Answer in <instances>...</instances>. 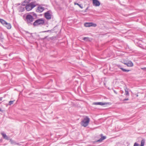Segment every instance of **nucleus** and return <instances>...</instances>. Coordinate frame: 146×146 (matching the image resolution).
<instances>
[{
    "label": "nucleus",
    "mask_w": 146,
    "mask_h": 146,
    "mask_svg": "<svg viewBox=\"0 0 146 146\" xmlns=\"http://www.w3.org/2000/svg\"><path fill=\"white\" fill-rule=\"evenodd\" d=\"M37 17V15L34 12L28 13L25 19L28 25H30L33 24V23L34 19Z\"/></svg>",
    "instance_id": "nucleus-1"
},
{
    "label": "nucleus",
    "mask_w": 146,
    "mask_h": 146,
    "mask_svg": "<svg viewBox=\"0 0 146 146\" xmlns=\"http://www.w3.org/2000/svg\"><path fill=\"white\" fill-rule=\"evenodd\" d=\"M45 21L42 18H40L36 20L33 23L35 26H42L44 25Z\"/></svg>",
    "instance_id": "nucleus-2"
},
{
    "label": "nucleus",
    "mask_w": 146,
    "mask_h": 146,
    "mask_svg": "<svg viewBox=\"0 0 146 146\" xmlns=\"http://www.w3.org/2000/svg\"><path fill=\"white\" fill-rule=\"evenodd\" d=\"M90 122V119L88 116H86L81 122V125L84 127L87 126Z\"/></svg>",
    "instance_id": "nucleus-3"
},
{
    "label": "nucleus",
    "mask_w": 146,
    "mask_h": 146,
    "mask_svg": "<svg viewBox=\"0 0 146 146\" xmlns=\"http://www.w3.org/2000/svg\"><path fill=\"white\" fill-rule=\"evenodd\" d=\"M35 2H32L26 5L25 7L27 11H29L35 7L36 5H35Z\"/></svg>",
    "instance_id": "nucleus-4"
},
{
    "label": "nucleus",
    "mask_w": 146,
    "mask_h": 146,
    "mask_svg": "<svg viewBox=\"0 0 146 146\" xmlns=\"http://www.w3.org/2000/svg\"><path fill=\"white\" fill-rule=\"evenodd\" d=\"M50 11H48L44 13L45 18L48 20L50 19L51 18V15L50 13Z\"/></svg>",
    "instance_id": "nucleus-5"
},
{
    "label": "nucleus",
    "mask_w": 146,
    "mask_h": 146,
    "mask_svg": "<svg viewBox=\"0 0 146 146\" xmlns=\"http://www.w3.org/2000/svg\"><path fill=\"white\" fill-rule=\"evenodd\" d=\"M97 26L96 24L92 23H86L84 24V26L86 27H89L91 26L96 27Z\"/></svg>",
    "instance_id": "nucleus-6"
},
{
    "label": "nucleus",
    "mask_w": 146,
    "mask_h": 146,
    "mask_svg": "<svg viewBox=\"0 0 146 146\" xmlns=\"http://www.w3.org/2000/svg\"><path fill=\"white\" fill-rule=\"evenodd\" d=\"M93 5L95 6H98L100 5V2L98 0H93Z\"/></svg>",
    "instance_id": "nucleus-7"
},
{
    "label": "nucleus",
    "mask_w": 146,
    "mask_h": 146,
    "mask_svg": "<svg viewBox=\"0 0 146 146\" xmlns=\"http://www.w3.org/2000/svg\"><path fill=\"white\" fill-rule=\"evenodd\" d=\"M44 10V7L39 6L38 7L37 9L36 10V11L37 12L41 13Z\"/></svg>",
    "instance_id": "nucleus-8"
},
{
    "label": "nucleus",
    "mask_w": 146,
    "mask_h": 146,
    "mask_svg": "<svg viewBox=\"0 0 146 146\" xmlns=\"http://www.w3.org/2000/svg\"><path fill=\"white\" fill-rule=\"evenodd\" d=\"M101 136V138L97 140L96 141L97 142H102L105 139H106V136H103V135L102 134H101L100 135Z\"/></svg>",
    "instance_id": "nucleus-9"
},
{
    "label": "nucleus",
    "mask_w": 146,
    "mask_h": 146,
    "mask_svg": "<svg viewBox=\"0 0 146 146\" xmlns=\"http://www.w3.org/2000/svg\"><path fill=\"white\" fill-rule=\"evenodd\" d=\"M106 103H103V102H96L93 103V104L96 105H100L103 106L106 105Z\"/></svg>",
    "instance_id": "nucleus-10"
},
{
    "label": "nucleus",
    "mask_w": 146,
    "mask_h": 146,
    "mask_svg": "<svg viewBox=\"0 0 146 146\" xmlns=\"http://www.w3.org/2000/svg\"><path fill=\"white\" fill-rule=\"evenodd\" d=\"M117 66H118V67L120 69H121L123 72H129V71H130V70H126L125 69L122 68L121 67V65H118Z\"/></svg>",
    "instance_id": "nucleus-11"
},
{
    "label": "nucleus",
    "mask_w": 146,
    "mask_h": 146,
    "mask_svg": "<svg viewBox=\"0 0 146 146\" xmlns=\"http://www.w3.org/2000/svg\"><path fill=\"white\" fill-rule=\"evenodd\" d=\"M24 5L21 6L19 8L18 10L19 12H23L25 11V7Z\"/></svg>",
    "instance_id": "nucleus-12"
},
{
    "label": "nucleus",
    "mask_w": 146,
    "mask_h": 146,
    "mask_svg": "<svg viewBox=\"0 0 146 146\" xmlns=\"http://www.w3.org/2000/svg\"><path fill=\"white\" fill-rule=\"evenodd\" d=\"M124 64L128 66L132 67L133 64L132 62L131 61H129L127 63H124Z\"/></svg>",
    "instance_id": "nucleus-13"
},
{
    "label": "nucleus",
    "mask_w": 146,
    "mask_h": 146,
    "mask_svg": "<svg viewBox=\"0 0 146 146\" xmlns=\"http://www.w3.org/2000/svg\"><path fill=\"white\" fill-rule=\"evenodd\" d=\"M124 90H125V95L126 96H129V93L128 92L129 89L127 88L126 86L124 88Z\"/></svg>",
    "instance_id": "nucleus-14"
},
{
    "label": "nucleus",
    "mask_w": 146,
    "mask_h": 146,
    "mask_svg": "<svg viewBox=\"0 0 146 146\" xmlns=\"http://www.w3.org/2000/svg\"><path fill=\"white\" fill-rule=\"evenodd\" d=\"M4 26L6 27L8 29H10L11 27V24L9 23H7V24H5Z\"/></svg>",
    "instance_id": "nucleus-15"
},
{
    "label": "nucleus",
    "mask_w": 146,
    "mask_h": 146,
    "mask_svg": "<svg viewBox=\"0 0 146 146\" xmlns=\"http://www.w3.org/2000/svg\"><path fill=\"white\" fill-rule=\"evenodd\" d=\"M0 23L4 26L6 24H7V22L4 19L0 18Z\"/></svg>",
    "instance_id": "nucleus-16"
},
{
    "label": "nucleus",
    "mask_w": 146,
    "mask_h": 146,
    "mask_svg": "<svg viewBox=\"0 0 146 146\" xmlns=\"http://www.w3.org/2000/svg\"><path fill=\"white\" fill-rule=\"evenodd\" d=\"M31 0H25L23 3H22V5L24 6L27 5V3H29Z\"/></svg>",
    "instance_id": "nucleus-17"
},
{
    "label": "nucleus",
    "mask_w": 146,
    "mask_h": 146,
    "mask_svg": "<svg viewBox=\"0 0 146 146\" xmlns=\"http://www.w3.org/2000/svg\"><path fill=\"white\" fill-rule=\"evenodd\" d=\"M145 143V140L143 139L141 141V144L140 146H144Z\"/></svg>",
    "instance_id": "nucleus-18"
},
{
    "label": "nucleus",
    "mask_w": 146,
    "mask_h": 146,
    "mask_svg": "<svg viewBox=\"0 0 146 146\" xmlns=\"http://www.w3.org/2000/svg\"><path fill=\"white\" fill-rule=\"evenodd\" d=\"M83 40L86 41H90V38L88 37H84L83 38Z\"/></svg>",
    "instance_id": "nucleus-19"
},
{
    "label": "nucleus",
    "mask_w": 146,
    "mask_h": 146,
    "mask_svg": "<svg viewBox=\"0 0 146 146\" xmlns=\"http://www.w3.org/2000/svg\"><path fill=\"white\" fill-rule=\"evenodd\" d=\"M74 4L75 5H78V6L79 7H80L82 9L83 8V7L81 5H80L78 3H74Z\"/></svg>",
    "instance_id": "nucleus-20"
},
{
    "label": "nucleus",
    "mask_w": 146,
    "mask_h": 146,
    "mask_svg": "<svg viewBox=\"0 0 146 146\" xmlns=\"http://www.w3.org/2000/svg\"><path fill=\"white\" fill-rule=\"evenodd\" d=\"M10 142L11 144H14L15 145V142L12 139H10Z\"/></svg>",
    "instance_id": "nucleus-21"
},
{
    "label": "nucleus",
    "mask_w": 146,
    "mask_h": 146,
    "mask_svg": "<svg viewBox=\"0 0 146 146\" xmlns=\"http://www.w3.org/2000/svg\"><path fill=\"white\" fill-rule=\"evenodd\" d=\"M1 134L2 135L3 138L5 139V137L7 136L6 134L5 133H1Z\"/></svg>",
    "instance_id": "nucleus-22"
},
{
    "label": "nucleus",
    "mask_w": 146,
    "mask_h": 146,
    "mask_svg": "<svg viewBox=\"0 0 146 146\" xmlns=\"http://www.w3.org/2000/svg\"><path fill=\"white\" fill-rule=\"evenodd\" d=\"M3 37L2 35V33H1L0 34V40H2L3 39Z\"/></svg>",
    "instance_id": "nucleus-23"
},
{
    "label": "nucleus",
    "mask_w": 146,
    "mask_h": 146,
    "mask_svg": "<svg viewBox=\"0 0 146 146\" xmlns=\"http://www.w3.org/2000/svg\"><path fill=\"white\" fill-rule=\"evenodd\" d=\"M13 102L14 101H10L9 102V105H11V104H13Z\"/></svg>",
    "instance_id": "nucleus-24"
},
{
    "label": "nucleus",
    "mask_w": 146,
    "mask_h": 146,
    "mask_svg": "<svg viewBox=\"0 0 146 146\" xmlns=\"http://www.w3.org/2000/svg\"><path fill=\"white\" fill-rule=\"evenodd\" d=\"M27 33L30 34V36H28L29 37H33V35H32V33H31L30 34L28 32H27Z\"/></svg>",
    "instance_id": "nucleus-25"
},
{
    "label": "nucleus",
    "mask_w": 146,
    "mask_h": 146,
    "mask_svg": "<svg viewBox=\"0 0 146 146\" xmlns=\"http://www.w3.org/2000/svg\"><path fill=\"white\" fill-rule=\"evenodd\" d=\"M139 144L137 143H134L133 146H139Z\"/></svg>",
    "instance_id": "nucleus-26"
},
{
    "label": "nucleus",
    "mask_w": 146,
    "mask_h": 146,
    "mask_svg": "<svg viewBox=\"0 0 146 146\" xmlns=\"http://www.w3.org/2000/svg\"><path fill=\"white\" fill-rule=\"evenodd\" d=\"M5 139L7 140H10V138L9 137H7V136H6V137H5Z\"/></svg>",
    "instance_id": "nucleus-27"
},
{
    "label": "nucleus",
    "mask_w": 146,
    "mask_h": 146,
    "mask_svg": "<svg viewBox=\"0 0 146 146\" xmlns=\"http://www.w3.org/2000/svg\"><path fill=\"white\" fill-rule=\"evenodd\" d=\"M128 100H129L128 98H125V99H123V101L124 102L125 101Z\"/></svg>",
    "instance_id": "nucleus-28"
},
{
    "label": "nucleus",
    "mask_w": 146,
    "mask_h": 146,
    "mask_svg": "<svg viewBox=\"0 0 146 146\" xmlns=\"http://www.w3.org/2000/svg\"><path fill=\"white\" fill-rule=\"evenodd\" d=\"M141 69L143 70H146V68H145V67L143 68H141Z\"/></svg>",
    "instance_id": "nucleus-29"
},
{
    "label": "nucleus",
    "mask_w": 146,
    "mask_h": 146,
    "mask_svg": "<svg viewBox=\"0 0 146 146\" xmlns=\"http://www.w3.org/2000/svg\"><path fill=\"white\" fill-rule=\"evenodd\" d=\"M51 31V30H48V31H44L43 32H48L49 31Z\"/></svg>",
    "instance_id": "nucleus-30"
},
{
    "label": "nucleus",
    "mask_w": 146,
    "mask_h": 146,
    "mask_svg": "<svg viewBox=\"0 0 146 146\" xmlns=\"http://www.w3.org/2000/svg\"><path fill=\"white\" fill-rule=\"evenodd\" d=\"M15 145H20V144H19L18 143H17L16 142H15Z\"/></svg>",
    "instance_id": "nucleus-31"
},
{
    "label": "nucleus",
    "mask_w": 146,
    "mask_h": 146,
    "mask_svg": "<svg viewBox=\"0 0 146 146\" xmlns=\"http://www.w3.org/2000/svg\"><path fill=\"white\" fill-rule=\"evenodd\" d=\"M114 92L116 94H117V93L116 91L115 90H114Z\"/></svg>",
    "instance_id": "nucleus-32"
},
{
    "label": "nucleus",
    "mask_w": 146,
    "mask_h": 146,
    "mask_svg": "<svg viewBox=\"0 0 146 146\" xmlns=\"http://www.w3.org/2000/svg\"><path fill=\"white\" fill-rule=\"evenodd\" d=\"M3 98L1 97L0 98V101H1L2 100Z\"/></svg>",
    "instance_id": "nucleus-33"
},
{
    "label": "nucleus",
    "mask_w": 146,
    "mask_h": 146,
    "mask_svg": "<svg viewBox=\"0 0 146 146\" xmlns=\"http://www.w3.org/2000/svg\"><path fill=\"white\" fill-rule=\"evenodd\" d=\"M0 111H2V110L1 108H0Z\"/></svg>",
    "instance_id": "nucleus-34"
},
{
    "label": "nucleus",
    "mask_w": 146,
    "mask_h": 146,
    "mask_svg": "<svg viewBox=\"0 0 146 146\" xmlns=\"http://www.w3.org/2000/svg\"><path fill=\"white\" fill-rule=\"evenodd\" d=\"M46 37H45L44 38V39H45V38H46Z\"/></svg>",
    "instance_id": "nucleus-35"
}]
</instances>
